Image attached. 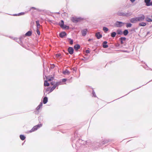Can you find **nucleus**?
<instances>
[{
	"label": "nucleus",
	"mask_w": 152,
	"mask_h": 152,
	"mask_svg": "<svg viewBox=\"0 0 152 152\" xmlns=\"http://www.w3.org/2000/svg\"><path fill=\"white\" fill-rule=\"evenodd\" d=\"M75 136L72 138V146L73 148H75L76 149H78L80 147H83L85 145L86 147L88 146L91 148L92 143L90 141L88 142L83 140L80 139H78L77 135L75 134Z\"/></svg>",
	"instance_id": "nucleus-1"
},
{
	"label": "nucleus",
	"mask_w": 152,
	"mask_h": 152,
	"mask_svg": "<svg viewBox=\"0 0 152 152\" xmlns=\"http://www.w3.org/2000/svg\"><path fill=\"white\" fill-rule=\"evenodd\" d=\"M110 142L109 140H104V141H102L101 143L98 142L92 143L91 148L94 150H96L99 147L102 146L105 144L108 143Z\"/></svg>",
	"instance_id": "nucleus-2"
},
{
	"label": "nucleus",
	"mask_w": 152,
	"mask_h": 152,
	"mask_svg": "<svg viewBox=\"0 0 152 152\" xmlns=\"http://www.w3.org/2000/svg\"><path fill=\"white\" fill-rule=\"evenodd\" d=\"M42 124H40L34 126L31 129L30 131V132H31L37 130L38 129L42 127Z\"/></svg>",
	"instance_id": "nucleus-3"
},
{
	"label": "nucleus",
	"mask_w": 152,
	"mask_h": 152,
	"mask_svg": "<svg viewBox=\"0 0 152 152\" xmlns=\"http://www.w3.org/2000/svg\"><path fill=\"white\" fill-rule=\"evenodd\" d=\"M125 23L122 22L117 21L115 23L114 25L115 27H121Z\"/></svg>",
	"instance_id": "nucleus-4"
},
{
	"label": "nucleus",
	"mask_w": 152,
	"mask_h": 152,
	"mask_svg": "<svg viewBox=\"0 0 152 152\" xmlns=\"http://www.w3.org/2000/svg\"><path fill=\"white\" fill-rule=\"evenodd\" d=\"M138 21L141 22L143 21L145 19V16L143 14H141L138 17H137Z\"/></svg>",
	"instance_id": "nucleus-5"
},
{
	"label": "nucleus",
	"mask_w": 152,
	"mask_h": 152,
	"mask_svg": "<svg viewBox=\"0 0 152 152\" xmlns=\"http://www.w3.org/2000/svg\"><path fill=\"white\" fill-rule=\"evenodd\" d=\"M62 85L61 82H58L56 83L51 88V91H53L58 86Z\"/></svg>",
	"instance_id": "nucleus-6"
},
{
	"label": "nucleus",
	"mask_w": 152,
	"mask_h": 152,
	"mask_svg": "<svg viewBox=\"0 0 152 152\" xmlns=\"http://www.w3.org/2000/svg\"><path fill=\"white\" fill-rule=\"evenodd\" d=\"M124 17H130L132 15V12L129 10H127V12H124Z\"/></svg>",
	"instance_id": "nucleus-7"
},
{
	"label": "nucleus",
	"mask_w": 152,
	"mask_h": 152,
	"mask_svg": "<svg viewBox=\"0 0 152 152\" xmlns=\"http://www.w3.org/2000/svg\"><path fill=\"white\" fill-rule=\"evenodd\" d=\"M81 18H75L74 17H72V18L71 20L73 22L77 23L80 21Z\"/></svg>",
	"instance_id": "nucleus-8"
},
{
	"label": "nucleus",
	"mask_w": 152,
	"mask_h": 152,
	"mask_svg": "<svg viewBox=\"0 0 152 152\" xmlns=\"http://www.w3.org/2000/svg\"><path fill=\"white\" fill-rule=\"evenodd\" d=\"M126 38L125 37H121L119 39V40L120 41L122 45L124 43V42H125Z\"/></svg>",
	"instance_id": "nucleus-9"
},
{
	"label": "nucleus",
	"mask_w": 152,
	"mask_h": 152,
	"mask_svg": "<svg viewBox=\"0 0 152 152\" xmlns=\"http://www.w3.org/2000/svg\"><path fill=\"white\" fill-rule=\"evenodd\" d=\"M68 51L69 54L72 55L74 53V50L72 47H69L68 48Z\"/></svg>",
	"instance_id": "nucleus-10"
},
{
	"label": "nucleus",
	"mask_w": 152,
	"mask_h": 152,
	"mask_svg": "<svg viewBox=\"0 0 152 152\" xmlns=\"http://www.w3.org/2000/svg\"><path fill=\"white\" fill-rule=\"evenodd\" d=\"M66 35L67 34L64 31H62L59 34V37L61 38H63L64 37L66 36Z\"/></svg>",
	"instance_id": "nucleus-11"
},
{
	"label": "nucleus",
	"mask_w": 152,
	"mask_h": 152,
	"mask_svg": "<svg viewBox=\"0 0 152 152\" xmlns=\"http://www.w3.org/2000/svg\"><path fill=\"white\" fill-rule=\"evenodd\" d=\"M51 88L50 87H48L45 89L44 91V95H45V93H46L47 94H49L50 93L52 92V91H51Z\"/></svg>",
	"instance_id": "nucleus-12"
},
{
	"label": "nucleus",
	"mask_w": 152,
	"mask_h": 152,
	"mask_svg": "<svg viewBox=\"0 0 152 152\" xmlns=\"http://www.w3.org/2000/svg\"><path fill=\"white\" fill-rule=\"evenodd\" d=\"M130 21L132 23H135L138 22L137 17L131 18L130 20Z\"/></svg>",
	"instance_id": "nucleus-13"
},
{
	"label": "nucleus",
	"mask_w": 152,
	"mask_h": 152,
	"mask_svg": "<svg viewBox=\"0 0 152 152\" xmlns=\"http://www.w3.org/2000/svg\"><path fill=\"white\" fill-rule=\"evenodd\" d=\"M23 39V37H20L19 38H16V40H19V41L18 42L22 46H23V42L22 41Z\"/></svg>",
	"instance_id": "nucleus-14"
},
{
	"label": "nucleus",
	"mask_w": 152,
	"mask_h": 152,
	"mask_svg": "<svg viewBox=\"0 0 152 152\" xmlns=\"http://www.w3.org/2000/svg\"><path fill=\"white\" fill-rule=\"evenodd\" d=\"M95 36L98 39H100L102 37V35L99 32L96 33L95 34Z\"/></svg>",
	"instance_id": "nucleus-15"
},
{
	"label": "nucleus",
	"mask_w": 152,
	"mask_h": 152,
	"mask_svg": "<svg viewBox=\"0 0 152 152\" xmlns=\"http://www.w3.org/2000/svg\"><path fill=\"white\" fill-rule=\"evenodd\" d=\"M107 42L106 41H104L103 42L102 46L104 48H107L108 47V45L107 44Z\"/></svg>",
	"instance_id": "nucleus-16"
},
{
	"label": "nucleus",
	"mask_w": 152,
	"mask_h": 152,
	"mask_svg": "<svg viewBox=\"0 0 152 152\" xmlns=\"http://www.w3.org/2000/svg\"><path fill=\"white\" fill-rule=\"evenodd\" d=\"M151 2V0H144V2L145 3L146 5L147 6H150Z\"/></svg>",
	"instance_id": "nucleus-17"
},
{
	"label": "nucleus",
	"mask_w": 152,
	"mask_h": 152,
	"mask_svg": "<svg viewBox=\"0 0 152 152\" xmlns=\"http://www.w3.org/2000/svg\"><path fill=\"white\" fill-rule=\"evenodd\" d=\"M87 29H85L81 31V33L83 36H85L87 34Z\"/></svg>",
	"instance_id": "nucleus-18"
},
{
	"label": "nucleus",
	"mask_w": 152,
	"mask_h": 152,
	"mask_svg": "<svg viewBox=\"0 0 152 152\" xmlns=\"http://www.w3.org/2000/svg\"><path fill=\"white\" fill-rule=\"evenodd\" d=\"M80 45L78 44L75 45L74 46V48L76 51H77L80 48Z\"/></svg>",
	"instance_id": "nucleus-19"
},
{
	"label": "nucleus",
	"mask_w": 152,
	"mask_h": 152,
	"mask_svg": "<svg viewBox=\"0 0 152 152\" xmlns=\"http://www.w3.org/2000/svg\"><path fill=\"white\" fill-rule=\"evenodd\" d=\"M116 14L117 15L119 16H122L124 17V12H121L120 11H118L117 13Z\"/></svg>",
	"instance_id": "nucleus-20"
},
{
	"label": "nucleus",
	"mask_w": 152,
	"mask_h": 152,
	"mask_svg": "<svg viewBox=\"0 0 152 152\" xmlns=\"http://www.w3.org/2000/svg\"><path fill=\"white\" fill-rule=\"evenodd\" d=\"M63 73L65 75H69L70 74V72L67 69H66L65 70L63 71Z\"/></svg>",
	"instance_id": "nucleus-21"
},
{
	"label": "nucleus",
	"mask_w": 152,
	"mask_h": 152,
	"mask_svg": "<svg viewBox=\"0 0 152 152\" xmlns=\"http://www.w3.org/2000/svg\"><path fill=\"white\" fill-rule=\"evenodd\" d=\"M48 102V98L46 96H45L43 98V102L44 104H46Z\"/></svg>",
	"instance_id": "nucleus-22"
},
{
	"label": "nucleus",
	"mask_w": 152,
	"mask_h": 152,
	"mask_svg": "<svg viewBox=\"0 0 152 152\" xmlns=\"http://www.w3.org/2000/svg\"><path fill=\"white\" fill-rule=\"evenodd\" d=\"M32 34V31H28L25 34V35L29 37L31 36Z\"/></svg>",
	"instance_id": "nucleus-23"
},
{
	"label": "nucleus",
	"mask_w": 152,
	"mask_h": 152,
	"mask_svg": "<svg viewBox=\"0 0 152 152\" xmlns=\"http://www.w3.org/2000/svg\"><path fill=\"white\" fill-rule=\"evenodd\" d=\"M42 102H40L39 105L36 108V110H39L42 107Z\"/></svg>",
	"instance_id": "nucleus-24"
},
{
	"label": "nucleus",
	"mask_w": 152,
	"mask_h": 152,
	"mask_svg": "<svg viewBox=\"0 0 152 152\" xmlns=\"http://www.w3.org/2000/svg\"><path fill=\"white\" fill-rule=\"evenodd\" d=\"M64 21L63 20H61L60 22H59V25L61 28L63 27V26H64Z\"/></svg>",
	"instance_id": "nucleus-25"
},
{
	"label": "nucleus",
	"mask_w": 152,
	"mask_h": 152,
	"mask_svg": "<svg viewBox=\"0 0 152 152\" xmlns=\"http://www.w3.org/2000/svg\"><path fill=\"white\" fill-rule=\"evenodd\" d=\"M129 31L127 29L124 30L123 32V34L124 36L127 35Z\"/></svg>",
	"instance_id": "nucleus-26"
},
{
	"label": "nucleus",
	"mask_w": 152,
	"mask_h": 152,
	"mask_svg": "<svg viewBox=\"0 0 152 152\" xmlns=\"http://www.w3.org/2000/svg\"><path fill=\"white\" fill-rule=\"evenodd\" d=\"M25 14L24 12H21L18 14H15L13 15V16H20L21 15H23Z\"/></svg>",
	"instance_id": "nucleus-27"
},
{
	"label": "nucleus",
	"mask_w": 152,
	"mask_h": 152,
	"mask_svg": "<svg viewBox=\"0 0 152 152\" xmlns=\"http://www.w3.org/2000/svg\"><path fill=\"white\" fill-rule=\"evenodd\" d=\"M146 25L145 23L144 22H142L139 23V25L140 26H145Z\"/></svg>",
	"instance_id": "nucleus-28"
},
{
	"label": "nucleus",
	"mask_w": 152,
	"mask_h": 152,
	"mask_svg": "<svg viewBox=\"0 0 152 152\" xmlns=\"http://www.w3.org/2000/svg\"><path fill=\"white\" fill-rule=\"evenodd\" d=\"M44 86H50V84L48 82L47 80L44 81Z\"/></svg>",
	"instance_id": "nucleus-29"
},
{
	"label": "nucleus",
	"mask_w": 152,
	"mask_h": 152,
	"mask_svg": "<svg viewBox=\"0 0 152 152\" xmlns=\"http://www.w3.org/2000/svg\"><path fill=\"white\" fill-rule=\"evenodd\" d=\"M20 139L22 140H24L26 138L25 136L23 134L20 135Z\"/></svg>",
	"instance_id": "nucleus-30"
},
{
	"label": "nucleus",
	"mask_w": 152,
	"mask_h": 152,
	"mask_svg": "<svg viewBox=\"0 0 152 152\" xmlns=\"http://www.w3.org/2000/svg\"><path fill=\"white\" fill-rule=\"evenodd\" d=\"M33 10H38V9H37V8L35 7H31L30 8L29 11H31V13H32L33 12Z\"/></svg>",
	"instance_id": "nucleus-31"
},
{
	"label": "nucleus",
	"mask_w": 152,
	"mask_h": 152,
	"mask_svg": "<svg viewBox=\"0 0 152 152\" xmlns=\"http://www.w3.org/2000/svg\"><path fill=\"white\" fill-rule=\"evenodd\" d=\"M116 35V33L115 32H113L111 33V36L112 37H114Z\"/></svg>",
	"instance_id": "nucleus-32"
},
{
	"label": "nucleus",
	"mask_w": 152,
	"mask_h": 152,
	"mask_svg": "<svg viewBox=\"0 0 152 152\" xmlns=\"http://www.w3.org/2000/svg\"><path fill=\"white\" fill-rule=\"evenodd\" d=\"M117 33L118 34L121 35L123 34V32L121 29H118L117 30Z\"/></svg>",
	"instance_id": "nucleus-33"
},
{
	"label": "nucleus",
	"mask_w": 152,
	"mask_h": 152,
	"mask_svg": "<svg viewBox=\"0 0 152 152\" xmlns=\"http://www.w3.org/2000/svg\"><path fill=\"white\" fill-rule=\"evenodd\" d=\"M145 20L148 22H152V19L148 18V16H147L145 18Z\"/></svg>",
	"instance_id": "nucleus-34"
},
{
	"label": "nucleus",
	"mask_w": 152,
	"mask_h": 152,
	"mask_svg": "<svg viewBox=\"0 0 152 152\" xmlns=\"http://www.w3.org/2000/svg\"><path fill=\"white\" fill-rule=\"evenodd\" d=\"M103 30L104 31L105 33H106L109 30L108 28L106 27H103Z\"/></svg>",
	"instance_id": "nucleus-35"
},
{
	"label": "nucleus",
	"mask_w": 152,
	"mask_h": 152,
	"mask_svg": "<svg viewBox=\"0 0 152 152\" xmlns=\"http://www.w3.org/2000/svg\"><path fill=\"white\" fill-rule=\"evenodd\" d=\"M126 27L127 28H129L131 27L132 26V24L130 23H126Z\"/></svg>",
	"instance_id": "nucleus-36"
},
{
	"label": "nucleus",
	"mask_w": 152,
	"mask_h": 152,
	"mask_svg": "<svg viewBox=\"0 0 152 152\" xmlns=\"http://www.w3.org/2000/svg\"><path fill=\"white\" fill-rule=\"evenodd\" d=\"M61 28L63 29H65L66 28L69 29V26H67L66 25L64 24V26H63V27Z\"/></svg>",
	"instance_id": "nucleus-37"
},
{
	"label": "nucleus",
	"mask_w": 152,
	"mask_h": 152,
	"mask_svg": "<svg viewBox=\"0 0 152 152\" xmlns=\"http://www.w3.org/2000/svg\"><path fill=\"white\" fill-rule=\"evenodd\" d=\"M37 32L38 35H39L40 34V31L39 29V27H37Z\"/></svg>",
	"instance_id": "nucleus-38"
},
{
	"label": "nucleus",
	"mask_w": 152,
	"mask_h": 152,
	"mask_svg": "<svg viewBox=\"0 0 152 152\" xmlns=\"http://www.w3.org/2000/svg\"><path fill=\"white\" fill-rule=\"evenodd\" d=\"M46 79H48V81H51L53 79V78L52 77H50L49 78H48V77L46 76Z\"/></svg>",
	"instance_id": "nucleus-39"
},
{
	"label": "nucleus",
	"mask_w": 152,
	"mask_h": 152,
	"mask_svg": "<svg viewBox=\"0 0 152 152\" xmlns=\"http://www.w3.org/2000/svg\"><path fill=\"white\" fill-rule=\"evenodd\" d=\"M68 39L70 40L69 42V43L71 45H72L73 44V41L72 39H71V38H68Z\"/></svg>",
	"instance_id": "nucleus-40"
},
{
	"label": "nucleus",
	"mask_w": 152,
	"mask_h": 152,
	"mask_svg": "<svg viewBox=\"0 0 152 152\" xmlns=\"http://www.w3.org/2000/svg\"><path fill=\"white\" fill-rule=\"evenodd\" d=\"M36 22L37 24V27H39L38 26H40V25L39 20H37L36 21Z\"/></svg>",
	"instance_id": "nucleus-41"
},
{
	"label": "nucleus",
	"mask_w": 152,
	"mask_h": 152,
	"mask_svg": "<svg viewBox=\"0 0 152 152\" xmlns=\"http://www.w3.org/2000/svg\"><path fill=\"white\" fill-rule=\"evenodd\" d=\"M61 56V54L60 53L56 54V57L57 58H58Z\"/></svg>",
	"instance_id": "nucleus-42"
},
{
	"label": "nucleus",
	"mask_w": 152,
	"mask_h": 152,
	"mask_svg": "<svg viewBox=\"0 0 152 152\" xmlns=\"http://www.w3.org/2000/svg\"><path fill=\"white\" fill-rule=\"evenodd\" d=\"M92 89V94L93 95V96L95 97H96V95L95 94V92H94V91L93 90V89Z\"/></svg>",
	"instance_id": "nucleus-43"
},
{
	"label": "nucleus",
	"mask_w": 152,
	"mask_h": 152,
	"mask_svg": "<svg viewBox=\"0 0 152 152\" xmlns=\"http://www.w3.org/2000/svg\"><path fill=\"white\" fill-rule=\"evenodd\" d=\"M66 80H67V79H66V78H63V79L62 80V81H61V82L62 84V82H65Z\"/></svg>",
	"instance_id": "nucleus-44"
},
{
	"label": "nucleus",
	"mask_w": 152,
	"mask_h": 152,
	"mask_svg": "<svg viewBox=\"0 0 152 152\" xmlns=\"http://www.w3.org/2000/svg\"><path fill=\"white\" fill-rule=\"evenodd\" d=\"M55 65L53 64L51 65L50 68L51 69H53L55 67Z\"/></svg>",
	"instance_id": "nucleus-45"
},
{
	"label": "nucleus",
	"mask_w": 152,
	"mask_h": 152,
	"mask_svg": "<svg viewBox=\"0 0 152 152\" xmlns=\"http://www.w3.org/2000/svg\"><path fill=\"white\" fill-rule=\"evenodd\" d=\"M84 58L85 59H86V60H84V59L82 58V59H81V60L84 61L85 62H86V61L87 60V59L85 57H84Z\"/></svg>",
	"instance_id": "nucleus-46"
},
{
	"label": "nucleus",
	"mask_w": 152,
	"mask_h": 152,
	"mask_svg": "<svg viewBox=\"0 0 152 152\" xmlns=\"http://www.w3.org/2000/svg\"><path fill=\"white\" fill-rule=\"evenodd\" d=\"M86 53L87 54L89 53H90V51L89 50H86Z\"/></svg>",
	"instance_id": "nucleus-47"
},
{
	"label": "nucleus",
	"mask_w": 152,
	"mask_h": 152,
	"mask_svg": "<svg viewBox=\"0 0 152 152\" xmlns=\"http://www.w3.org/2000/svg\"><path fill=\"white\" fill-rule=\"evenodd\" d=\"M135 31V28H133L131 30V31Z\"/></svg>",
	"instance_id": "nucleus-48"
},
{
	"label": "nucleus",
	"mask_w": 152,
	"mask_h": 152,
	"mask_svg": "<svg viewBox=\"0 0 152 152\" xmlns=\"http://www.w3.org/2000/svg\"><path fill=\"white\" fill-rule=\"evenodd\" d=\"M136 0H130V1L132 2H134Z\"/></svg>",
	"instance_id": "nucleus-49"
},
{
	"label": "nucleus",
	"mask_w": 152,
	"mask_h": 152,
	"mask_svg": "<svg viewBox=\"0 0 152 152\" xmlns=\"http://www.w3.org/2000/svg\"><path fill=\"white\" fill-rule=\"evenodd\" d=\"M93 40V39H89L88 40V42H90V41L91 40Z\"/></svg>",
	"instance_id": "nucleus-50"
},
{
	"label": "nucleus",
	"mask_w": 152,
	"mask_h": 152,
	"mask_svg": "<svg viewBox=\"0 0 152 152\" xmlns=\"http://www.w3.org/2000/svg\"><path fill=\"white\" fill-rule=\"evenodd\" d=\"M50 84L51 85H54V83H53V82H52L50 83Z\"/></svg>",
	"instance_id": "nucleus-51"
},
{
	"label": "nucleus",
	"mask_w": 152,
	"mask_h": 152,
	"mask_svg": "<svg viewBox=\"0 0 152 152\" xmlns=\"http://www.w3.org/2000/svg\"><path fill=\"white\" fill-rule=\"evenodd\" d=\"M15 39V41L17 42H18V41H19V40H16V38Z\"/></svg>",
	"instance_id": "nucleus-52"
},
{
	"label": "nucleus",
	"mask_w": 152,
	"mask_h": 152,
	"mask_svg": "<svg viewBox=\"0 0 152 152\" xmlns=\"http://www.w3.org/2000/svg\"><path fill=\"white\" fill-rule=\"evenodd\" d=\"M150 6H152V1H151V4L150 5Z\"/></svg>",
	"instance_id": "nucleus-53"
},
{
	"label": "nucleus",
	"mask_w": 152,
	"mask_h": 152,
	"mask_svg": "<svg viewBox=\"0 0 152 152\" xmlns=\"http://www.w3.org/2000/svg\"><path fill=\"white\" fill-rule=\"evenodd\" d=\"M150 32L149 31H148L147 33V34H146V35H148L149 33Z\"/></svg>",
	"instance_id": "nucleus-54"
},
{
	"label": "nucleus",
	"mask_w": 152,
	"mask_h": 152,
	"mask_svg": "<svg viewBox=\"0 0 152 152\" xmlns=\"http://www.w3.org/2000/svg\"><path fill=\"white\" fill-rule=\"evenodd\" d=\"M120 45V44H117L116 45V46H119Z\"/></svg>",
	"instance_id": "nucleus-55"
},
{
	"label": "nucleus",
	"mask_w": 152,
	"mask_h": 152,
	"mask_svg": "<svg viewBox=\"0 0 152 152\" xmlns=\"http://www.w3.org/2000/svg\"><path fill=\"white\" fill-rule=\"evenodd\" d=\"M69 53H66V55H68L69 54Z\"/></svg>",
	"instance_id": "nucleus-56"
},
{
	"label": "nucleus",
	"mask_w": 152,
	"mask_h": 152,
	"mask_svg": "<svg viewBox=\"0 0 152 152\" xmlns=\"http://www.w3.org/2000/svg\"><path fill=\"white\" fill-rule=\"evenodd\" d=\"M56 13H57V14H60V12H56Z\"/></svg>",
	"instance_id": "nucleus-57"
},
{
	"label": "nucleus",
	"mask_w": 152,
	"mask_h": 152,
	"mask_svg": "<svg viewBox=\"0 0 152 152\" xmlns=\"http://www.w3.org/2000/svg\"><path fill=\"white\" fill-rule=\"evenodd\" d=\"M140 87H139V88H137V89H138V88H140ZM136 89H137V88H136V89H135L133 90V91L134 90H136Z\"/></svg>",
	"instance_id": "nucleus-58"
},
{
	"label": "nucleus",
	"mask_w": 152,
	"mask_h": 152,
	"mask_svg": "<svg viewBox=\"0 0 152 152\" xmlns=\"http://www.w3.org/2000/svg\"><path fill=\"white\" fill-rule=\"evenodd\" d=\"M130 92H129V93H128V94H129V93H130Z\"/></svg>",
	"instance_id": "nucleus-59"
},
{
	"label": "nucleus",
	"mask_w": 152,
	"mask_h": 152,
	"mask_svg": "<svg viewBox=\"0 0 152 152\" xmlns=\"http://www.w3.org/2000/svg\"><path fill=\"white\" fill-rule=\"evenodd\" d=\"M130 92H129V93H128V94H129V93H130Z\"/></svg>",
	"instance_id": "nucleus-60"
},
{
	"label": "nucleus",
	"mask_w": 152,
	"mask_h": 152,
	"mask_svg": "<svg viewBox=\"0 0 152 152\" xmlns=\"http://www.w3.org/2000/svg\"><path fill=\"white\" fill-rule=\"evenodd\" d=\"M151 17H152V15H151Z\"/></svg>",
	"instance_id": "nucleus-61"
}]
</instances>
